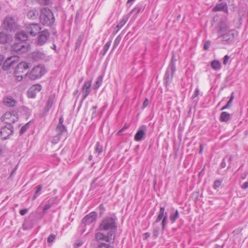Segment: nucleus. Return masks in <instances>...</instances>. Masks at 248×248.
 <instances>
[{"mask_svg":"<svg viewBox=\"0 0 248 248\" xmlns=\"http://www.w3.org/2000/svg\"><path fill=\"white\" fill-rule=\"evenodd\" d=\"M117 217L115 216L106 217L100 222L98 231L95 233L94 238L96 241H105V242L113 243L115 239L117 230Z\"/></svg>","mask_w":248,"mask_h":248,"instance_id":"nucleus-1","label":"nucleus"},{"mask_svg":"<svg viewBox=\"0 0 248 248\" xmlns=\"http://www.w3.org/2000/svg\"><path fill=\"white\" fill-rule=\"evenodd\" d=\"M40 20L44 26H51L55 20L53 14L48 8H43L41 10Z\"/></svg>","mask_w":248,"mask_h":248,"instance_id":"nucleus-2","label":"nucleus"},{"mask_svg":"<svg viewBox=\"0 0 248 248\" xmlns=\"http://www.w3.org/2000/svg\"><path fill=\"white\" fill-rule=\"evenodd\" d=\"M174 56L171 57V61L166 70V73L164 76V80L165 85L167 86L172 81L174 73L176 70L175 62Z\"/></svg>","mask_w":248,"mask_h":248,"instance_id":"nucleus-3","label":"nucleus"},{"mask_svg":"<svg viewBox=\"0 0 248 248\" xmlns=\"http://www.w3.org/2000/svg\"><path fill=\"white\" fill-rule=\"evenodd\" d=\"M46 73L44 66L38 65L33 68L30 73L26 74L25 76L28 75V78L32 80H36L42 77Z\"/></svg>","mask_w":248,"mask_h":248,"instance_id":"nucleus-4","label":"nucleus"},{"mask_svg":"<svg viewBox=\"0 0 248 248\" xmlns=\"http://www.w3.org/2000/svg\"><path fill=\"white\" fill-rule=\"evenodd\" d=\"M30 46L27 42H19L14 43L11 46V50L17 54H22L28 51Z\"/></svg>","mask_w":248,"mask_h":248,"instance_id":"nucleus-5","label":"nucleus"},{"mask_svg":"<svg viewBox=\"0 0 248 248\" xmlns=\"http://www.w3.org/2000/svg\"><path fill=\"white\" fill-rule=\"evenodd\" d=\"M19 118V115L16 111L7 112L4 114L1 120L8 125H12V124L17 122Z\"/></svg>","mask_w":248,"mask_h":248,"instance_id":"nucleus-6","label":"nucleus"},{"mask_svg":"<svg viewBox=\"0 0 248 248\" xmlns=\"http://www.w3.org/2000/svg\"><path fill=\"white\" fill-rule=\"evenodd\" d=\"M50 36V33L47 30H44L39 33L35 42L37 46H42L45 45Z\"/></svg>","mask_w":248,"mask_h":248,"instance_id":"nucleus-7","label":"nucleus"},{"mask_svg":"<svg viewBox=\"0 0 248 248\" xmlns=\"http://www.w3.org/2000/svg\"><path fill=\"white\" fill-rule=\"evenodd\" d=\"M29 68V63L26 62H21L18 64L17 65V68L15 72V77L17 81H21L23 78L22 75H19L18 74L20 73H23L24 70H27Z\"/></svg>","mask_w":248,"mask_h":248,"instance_id":"nucleus-8","label":"nucleus"},{"mask_svg":"<svg viewBox=\"0 0 248 248\" xmlns=\"http://www.w3.org/2000/svg\"><path fill=\"white\" fill-rule=\"evenodd\" d=\"M3 24L5 29L10 31H14L17 28V24L14 18L11 16H7L5 18Z\"/></svg>","mask_w":248,"mask_h":248,"instance_id":"nucleus-9","label":"nucleus"},{"mask_svg":"<svg viewBox=\"0 0 248 248\" xmlns=\"http://www.w3.org/2000/svg\"><path fill=\"white\" fill-rule=\"evenodd\" d=\"M41 28L38 23L30 24L26 26V31L32 36H35L40 32Z\"/></svg>","mask_w":248,"mask_h":248,"instance_id":"nucleus-10","label":"nucleus"},{"mask_svg":"<svg viewBox=\"0 0 248 248\" xmlns=\"http://www.w3.org/2000/svg\"><path fill=\"white\" fill-rule=\"evenodd\" d=\"M97 214L95 211H93L86 215L82 219V223L85 225H90L96 221Z\"/></svg>","mask_w":248,"mask_h":248,"instance_id":"nucleus-11","label":"nucleus"},{"mask_svg":"<svg viewBox=\"0 0 248 248\" xmlns=\"http://www.w3.org/2000/svg\"><path fill=\"white\" fill-rule=\"evenodd\" d=\"M19 61V57L14 56L7 58L3 64V69L4 70H8L10 67L13 66L15 63Z\"/></svg>","mask_w":248,"mask_h":248,"instance_id":"nucleus-12","label":"nucleus"},{"mask_svg":"<svg viewBox=\"0 0 248 248\" xmlns=\"http://www.w3.org/2000/svg\"><path fill=\"white\" fill-rule=\"evenodd\" d=\"M14 132V127L12 125L8 126H3L0 132V136L3 140H6L9 137L12 135Z\"/></svg>","mask_w":248,"mask_h":248,"instance_id":"nucleus-13","label":"nucleus"},{"mask_svg":"<svg viewBox=\"0 0 248 248\" xmlns=\"http://www.w3.org/2000/svg\"><path fill=\"white\" fill-rule=\"evenodd\" d=\"M92 80H87L85 82L82 87L81 93L82 94V101L84 100L91 92V87L92 85Z\"/></svg>","mask_w":248,"mask_h":248,"instance_id":"nucleus-14","label":"nucleus"},{"mask_svg":"<svg viewBox=\"0 0 248 248\" xmlns=\"http://www.w3.org/2000/svg\"><path fill=\"white\" fill-rule=\"evenodd\" d=\"M157 217L162 219L160 225H161L162 231H163L168 222V213L165 212V208L164 207H161L160 208Z\"/></svg>","mask_w":248,"mask_h":248,"instance_id":"nucleus-15","label":"nucleus"},{"mask_svg":"<svg viewBox=\"0 0 248 248\" xmlns=\"http://www.w3.org/2000/svg\"><path fill=\"white\" fill-rule=\"evenodd\" d=\"M157 217L162 219L160 225H161L162 231H163L168 222V213L165 212V208L164 207H161L160 208Z\"/></svg>","mask_w":248,"mask_h":248,"instance_id":"nucleus-16","label":"nucleus"},{"mask_svg":"<svg viewBox=\"0 0 248 248\" xmlns=\"http://www.w3.org/2000/svg\"><path fill=\"white\" fill-rule=\"evenodd\" d=\"M42 89V86L39 84L32 85L28 91V97L31 98L35 97L36 94Z\"/></svg>","mask_w":248,"mask_h":248,"instance_id":"nucleus-17","label":"nucleus"},{"mask_svg":"<svg viewBox=\"0 0 248 248\" xmlns=\"http://www.w3.org/2000/svg\"><path fill=\"white\" fill-rule=\"evenodd\" d=\"M59 203V200L57 197H52L48 199L43 208V213L45 214L47 210L49 209L52 206L57 204Z\"/></svg>","mask_w":248,"mask_h":248,"instance_id":"nucleus-18","label":"nucleus"},{"mask_svg":"<svg viewBox=\"0 0 248 248\" xmlns=\"http://www.w3.org/2000/svg\"><path fill=\"white\" fill-rule=\"evenodd\" d=\"M146 132V126L141 125L135 135L134 139L136 141L141 140L145 137Z\"/></svg>","mask_w":248,"mask_h":248,"instance_id":"nucleus-19","label":"nucleus"},{"mask_svg":"<svg viewBox=\"0 0 248 248\" xmlns=\"http://www.w3.org/2000/svg\"><path fill=\"white\" fill-rule=\"evenodd\" d=\"M214 12L223 11L225 13H228V8L227 3L225 2H222L220 3L217 4L213 8Z\"/></svg>","mask_w":248,"mask_h":248,"instance_id":"nucleus-20","label":"nucleus"},{"mask_svg":"<svg viewBox=\"0 0 248 248\" xmlns=\"http://www.w3.org/2000/svg\"><path fill=\"white\" fill-rule=\"evenodd\" d=\"M234 31L233 30H229L227 32L222 33V35L223 39L225 41L230 42L232 41L235 36Z\"/></svg>","mask_w":248,"mask_h":248,"instance_id":"nucleus-21","label":"nucleus"},{"mask_svg":"<svg viewBox=\"0 0 248 248\" xmlns=\"http://www.w3.org/2000/svg\"><path fill=\"white\" fill-rule=\"evenodd\" d=\"M15 38L20 42H25L28 40V35L24 31H20L15 34Z\"/></svg>","mask_w":248,"mask_h":248,"instance_id":"nucleus-22","label":"nucleus"},{"mask_svg":"<svg viewBox=\"0 0 248 248\" xmlns=\"http://www.w3.org/2000/svg\"><path fill=\"white\" fill-rule=\"evenodd\" d=\"M3 104L7 107H14L16 104V101L12 97H6L3 98Z\"/></svg>","mask_w":248,"mask_h":248,"instance_id":"nucleus-23","label":"nucleus"},{"mask_svg":"<svg viewBox=\"0 0 248 248\" xmlns=\"http://www.w3.org/2000/svg\"><path fill=\"white\" fill-rule=\"evenodd\" d=\"M11 37L6 33L0 32V44H4L9 43L11 41Z\"/></svg>","mask_w":248,"mask_h":248,"instance_id":"nucleus-24","label":"nucleus"},{"mask_svg":"<svg viewBox=\"0 0 248 248\" xmlns=\"http://www.w3.org/2000/svg\"><path fill=\"white\" fill-rule=\"evenodd\" d=\"M54 97L53 96H50L47 101L46 105L44 108L45 112L47 113L50 108L52 107L54 103Z\"/></svg>","mask_w":248,"mask_h":248,"instance_id":"nucleus-25","label":"nucleus"},{"mask_svg":"<svg viewBox=\"0 0 248 248\" xmlns=\"http://www.w3.org/2000/svg\"><path fill=\"white\" fill-rule=\"evenodd\" d=\"M229 30V25L225 22H220L218 26V31L220 32L224 33Z\"/></svg>","mask_w":248,"mask_h":248,"instance_id":"nucleus-26","label":"nucleus"},{"mask_svg":"<svg viewBox=\"0 0 248 248\" xmlns=\"http://www.w3.org/2000/svg\"><path fill=\"white\" fill-rule=\"evenodd\" d=\"M57 135L62 136V134L67 131L66 127L64 125L58 124L56 128Z\"/></svg>","mask_w":248,"mask_h":248,"instance_id":"nucleus-27","label":"nucleus"},{"mask_svg":"<svg viewBox=\"0 0 248 248\" xmlns=\"http://www.w3.org/2000/svg\"><path fill=\"white\" fill-rule=\"evenodd\" d=\"M230 114L226 111H223L220 113L219 120L221 122H227L230 119Z\"/></svg>","mask_w":248,"mask_h":248,"instance_id":"nucleus-28","label":"nucleus"},{"mask_svg":"<svg viewBox=\"0 0 248 248\" xmlns=\"http://www.w3.org/2000/svg\"><path fill=\"white\" fill-rule=\"evenodd\" d=\"M128 18L126 16H124L122 21L119 23L115 28V33H117L126 23Z\"/></svg>","mask_w":248,"mask_h":248,"instance_id":"nucleus-29","label":"nucleus"},{"mask_svg":"<svg viewBox=\"0 0 248 248\" xmlns=\"http://www.w3.org/2000/svg\"><path fill=\"white\" fill-rule=\"evenodd\" d=\"M38 15V12L35 9L31 10L27 13V17L31 19H36Z\"/></svg>","mask_w":248,"mask_h":248,"instance_id":"nucleus-30","label":"nucleus"},{"mask_svg":"<svg viewBox=\"0 0 248 248\" xmlns=\"http://www.w3.org/2000/svg\"><path fill=\"white\" fill-rule=\"evenodd\" d=\"M153 237L154 239L156 238L159 234L160 232V225H155L153 224Z\"/></svg>","mask_w":248,"mask_h":248,"instance_id":"nucleus-31","label":"nucleus"},{"mask_svg":"<svg viewBox=\"0 0 248 248\" xmlns=\"http://www.w3.org/2000/svg\"><path fill=\"white\" fill-rule=\"evenodd\" d=\"M179 214L178 211L176 210L174 212H171L170 216V219L171 223H174L175 220L178 218Z\"/></svg>","mask_w":248,"mask_h":248,"instance_id":"nucleus-32","label":"nucleus"},{"mask_svg":"<svg viewBox=\"0 0 248 248\" xmlns=\"http://www.w3.org/2000/svg\"><path fill=\"white\" fill-rule=\"evenodd\" d=\"M98 243L97 248H113V246L108 243H105V241H96Z\"/></svg>","mask_w":248,"mask_h":248,"instance_id":"nucleus-33","label":"nucleus"},{"mask_svg":"<svg viewBox=\"0 0 248 248\" xmlns=\"http://www.w3.org/2000/svg\"><path fill=\"white\" fill-rule=\"evenodd\" d=\"M211 66L213 69L217 70L220 69L221 67V63L217 60H214L211 62Z\"/></svg>","mask_w":248,"mask_h":248,"instance_id":"nucleus-34","label":"nucleus"},{"mask_svg":"<svg viewBox=\"0 0 248 248\" xmlns=\"http://www.w3.org/2000/svg\"><path fill=\"white\" fill-rule=\"evenodd\" d=\"M103 77L102 76H99L96 79V81L94 85V89L98 88L102 83Z\"/></svg>","mask_w":248,"mask_h":248,"instance_id":"nucleus-35","label":"nucleus"},{"mask_svg":"<svg viewBox=\"0 0 248 248\" xmlns=\"http://www.w3.org/2000/svg\"><path fill=\"white\" fill-rule=\"evenodd\" d=\"M36 191L35 192L32 198L33 200H35L40 194V192L42 189V186L41 185H38L36 187Z\"/></svg>","mask_w":248,"mask_h":248,"instance_id":"nucleus-36","label":"nucleus"},{"mask_svg":"<svg viewBox=\"0 0 248 248\" xmlns=\"http://www.w3.org/2000/svg\"><path fill=\"white\" fill-rule=\"evenodd\" d=\"M142 8V5L141 4H138L129 13V14H131L133 13H135V15H138L140 11Z\"/></svg>","mask_w":248,"mask_h":248,"instance_id":"nucleus-37","label":"nucleus"},{"mask_svg":"<svg viewBox=\"0 0 248 248\" xmlns=\"http://www.w3.org/2000/svg\"><path fill=\"white\" fill-rule=\"evenodd\" d=\"M103 151V147L102 145L100 144L99 142H97L96 143L95 147V153H97L98 155H99Z\"/></svg>","mask_w":248,"mask_h":248,"instance_id":"nucleus-38","label":"nucleus"},{"mask_svg":"<svg viewBox=\"0 0 248 248\" xmlns=\"http://www.w3.org/2000/svg\"><path fill=\"white\" fill-rule=\"evenodd\" d=\"M30 123V122H28L26 124L21 127L19 131L20 135L23 134L27 131V130L29 128Z\"/></svg>","mask_w":248,"mask_h":248,"instance_id":"nucleus-39","label":"nucleus"},{"mask_svg":"<svg viewBox=\"0 0 248 248\" xmlns=\"http://www.w3.org/2000/svg\"><path fill=\"white\" fill-rule=\"evenodd\" d=\"M111 41H109L104 46V47H103V49L104 53L103 54V55H105V54L106 53V52L108 50V48H109V46H110L111 45Z\"/></svg>","mask_w":248,"mask_h":248,"instance_id":"nucleus-40","label":"nucleus"},{"mask_svg":"<svg viewBox=\"0 0 248 248\" xmlns=\"http://www.w3.org/2000/svg\"><path fill=\"white\" fill-rule=\"evenodd\" d=\"M122 37L120 35H119L115 39L113 46V49H114L120 43Z\"/></svg>","mask_w":248,"mask_h":248,"instance_id":"nucleus-41","label":"nucleus"},{"mask_svg":"<svg viewBox=\"0 0 248 248\" xmlns=\"http://www.w3.org/2000/svg\"><path fill=\"white\" fill-rule=\"evenodd\" d=\"M222 183V181L221 180H217L214 182V185H213V188L215 189H217V188H218Z\"/></svg>","mask_w":248,"mask_h":248,"instance_id":"nucleus-42","label":"nucleus"},{"mask_svg":"<svg viewBox=\"0 0 248 248\" xmlns=\"http://www.w3.org/2000/svg\"><path fill=\"white\" fill-rule=\"evenodd\" d=\"M33 57L35 59H42L45 57V55L43 53L36 52L33 54Z\"/></svg>","mask_w":248,"mask_h":248,"instance_id":"nucleus-43","label":"nucleus"},{"mask_svg":"<svg viewBox=\"0 0 248 248\" xmlns=\"http://www.w3.org/2000/svg\"><path fill=\"white\" fill-rule=\"evenodd\" d=\"M98 209L100 210L99 216L100 217H101L104 214V212L105 211V208L104 206L103 205V204H101L99 205V206L98 207Z\"/></svg>","mask_w":248,"mask_h":248,"instance_id":"nucleus-44","label":"nucleus"},{"mask_svg":"<svg viewBox=\"0 0 248 248\" xmlns=\"http://www.w3.org/2000/svg\"><path fill=\"white\" fill-rule=\"evenodd\" d=\"M56 235L52 233L49 235L48 237L47 241L48 243H52L54 241V240L56 239Z\"/></svg>","mask_w":248,"mask_h":248,"instance_id":"nucleus-45","label":"nucleus"},{"mask_svg":"<svg viewBox=\"0 0 248 248\" xmlns=\"http://www.w3.org/2000/svg\"><path fill=\"white\" fill-rule=\"evenodd\" d=\"M97 108V106H93L92 107V109L93 110L92 114V118H93L96 117L97 113H96V109Z\"/></svg>","mask_w":248,"mask_h":248,"instance_id":"nucleus-46","label":"nucleus"},{"mask_svg":"<svg viewBox=\"0 0 248 248\" xmlns=\"http://www.w3.org/2000/svg\"><path fill=\"white\" fill-rule=\"evenodd\" d=\"M61 136L57 135L56 136L54 137L52 140V142L54 144H56L58 143L61 139Z\"/></svg>","mask_w":248,"mask_h":248,"instance_id":"nucleus-47","label":"nucleus"},{"mask_svg":"<svg viewBox=\"0 0 248 248\" xmlns=\"http://www.w3.org/2000/svg\"><path fill=\"white\" fill-rule=\"evenodd\" d=\"M211 45V42L209 40L205 42L203 46V49L205 50H207L209 48Z\"/></svg>","mask_w":248,"mask_h":248,"instance_id":"nucleus-48","label":"nucleus"},{"mask_svg":"<svg viewBox=\"0 0 248 248\" xmlns=\"http://www.w3.org/2000/svg\"><path fill=\"white\" fill-rule=\"evenodd\" d=\"M83 37L81 35L79 36L76 43V47H78L80 46L81 42L82 41Z\"/></svg>","mask_w":248,"mask_h":248,"instance_id":"nucleus-49","label":"nucleus"},{"mask_svg":"<svg viewBox=\"0 0 248 248\" xmlns=\"http://www.w3.org/2000/svg\"><path fill=\"white\" fill-rule=\"evenodd\" d=\"M41 4L47 5L49 4L51 0H39Z\"/></svg>","mask_w":248,"mask_h":248,"instance_id":"nucleus-50","label":"nucleus"},{"mask_svg":"<svg viewBox=\"0 0 248 248\" xmlns=\"http://www.w3.org/2000/svg\"><path fill=\"white\" fill-rule=\"evenodd\" d=\"M233 99H234L233 93H232V94H231V95L230 96V99H229V100L228 101V102L227 103V104L229 106H230V107L231 106Z\"/></svg>","mask_w":248,"mask_h":248,"instance_id":"nucleus-51","label":"nucleus"},{"mask_svg":"<svg viewBox=\"0 0 248 248\" xmlns=\"http://www.w3.org/2000/svg\"><path fill=\"white\" fill-rule=\"evenodd\" d=\"M148 102H149V101H148V98H145V99L144 100V101L143 103V104H142V109H144L146 107H147V106H148Z\"/></svg>","mask_w":248,"mask_h":248,"instance_id":"nucleus-52","label":"nucleus"},{"mask_svg":"<svg viewBox=\"0 0 248 248\" xmlns=\"http://www.w3.org/2000/svg\"><path fill=\"white\" fill-rule=\"evenodd\" d=\"M229 56L227 55H225L223 59V64L224 65H226L228 62V61L229 60Z\"/></svg>","mask_w":248,"mask_h":248,"instance_id":"nucleus-53","label":"nucleus"},{"mask_svg":"<svg viewBox=\"0 0 248 248\" xmlns=\"http://www.w3.org/2000/svg\"><path fill=\"white\" fill-rule=\"evenodd\" d=\"M28 211V208H25L20 211L19 213L21 216L25 215Z\"/></svg>","mask_w":248,"mask_h":248,"instance_id":"nucleus-54","label":"nucleus"},{"mask_svg":"<svg viewBox=\"0 0 248 248\" xmlns=\"http://www.w3.org/2000/svg\"><path fill=\"white\" fill-rule=\"evenodd\" d=\"M199 94V90L198 88H197L194 92V94L193 96L192 97V99H194L196 97H197Z\"/></svg>","mask_w":248,"mask_h":248,"instance_id":"nucleus-55","label":"nucleus"},{"mask_svg":"<svg viewBox=\"0 0 248 248\" xmlns=\"http://www.w3.org/2000/svg\"><path fill=\"white\" fill-rule=\"evenodd\" d=\"M241 188L243 189H247L248 188V182H245L242 186Z\"/></svg>","mask_w":248,"mask_h":248,"instance_id":"nucleus-56","label":"nucleus"},{"mask_svg":"<svg viewBox=\"0 0 248 248\" xmlns=\"http://www.w3.org/2000/svg\"><path fill=\"white\" fill-rule=\"evenodd\" d=\"M17 168V165L15 167V168L12 170L11 172L10 177H12L13 175L15 173Z\"/></svg>","mask_w":248,"mask_h":248,"instance_id":"nucleus-57","label":"nucleus"},{"mask_svg":"<svg viewBox=\"0 0 248 248\" xmlns=\"http://www.w3.org/2000/svg\"><path fill=\"white\" fill-rule=\"evenodd\" d=\"M161 220H162V219L157 217L155 221L153 223V224L155 225H159L158 223Z\"/></svg>","mask_w":248,"mask_h":248,"instance_id":"nucleus-58","label":"nucleus"},{"mask_svg":"<svg viewBox=\"0 0 248 248\" xmlns=\"http://www.w3.org/2000/svg\"><path fill=\"white\" fill-rule=\"evenodd\" d=\"M221 165V167L222 168H224L226 167V162H225V159L224 158L223 160H222V161L220 164Z\"/></svg>","mask_w":248,"mask_h":248,"instance_id":"nucleus-59","label":"nucleus"},{"mask_svg":"<svg viewBox=\"0 0 248 248\" xmlns=\"http://www.w3.org/2000/svg\"><path fill=\"white\" fill-rule=\"evenodd\" d=\"M135 0H128L127 2H126V5L127 7H129L130 6V5H131V4L132 3V2L134 1Z\"/></svg>","mask_w":248,"mask_h":248,"instance_id":"nucleus-60","label":"nucleus"},{"mask_svg":"<svg viewBox=\"0 0 248 248\" xmlns=\"http://www.w3.org/2000/svg\"><path fill=\"white\" fill-rule=\"evenodd\" d=\"M63 118L62 117H60L59 120V124H58L64 125L63 124Z\"/></svg>","mask_w":248,"mask_h":248,"instance_id":"nucleus-61","label":"nucleus"},{"mask_svg":"<svg viewBox=\"0 0 248 248\" xmlns=\"http://www.w3.org/2000/svg\"><path fill=\"white\" fill-rule=\"evenodd\" d=\"M145 239H147L150 236V233L149 232H146L144 233Z\"/></svg>","mask_w":248,"mask_h":248,"instance_id":"nucleus-62","label":"nucleus"},{"mask_svg":"<svg viewBox=\"0 0 248 248\" xmlns=\"http://www.w3.org/2000/svg\"><path fill=\"white\" fill-rule=\"evenodd\" d=\"M200 151H199V153L200 154H202V150H203V145L202 144H200Z\"/></svg>","mask_w":248,"mask_h":248,"instance_id":"nucleus-63","label":"nucleus"},{"mask_svg":"<svg viewBox=\"0 0 248 248\" xmlns=\"http://www.w3.org/2000/svg\"><path fill=\"white\" fill-rule=\"evenodd\" d=\"M83 243L81 241H79L76 244L77 247H79L82 245Z\"/></svg>","mask_w":248,"mask_h":248,"instance_id":"nucleus-64","label":"nucleus"}]
</instances>
